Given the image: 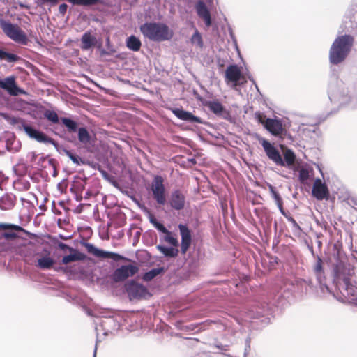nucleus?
Returning <instances> with one entry per match:
<instances>
[{
	"instance_id": "1",
	"label": "nucleus",
	"mask_w": 357,
	"mask_h": 357,
	"mask_svg": "<svg viewBox=\"0 0 357 357\" xmlns=\"http://www.w3.org/2000/svg\"><path fill=\"white\" fill-rule=\"evenodd\" d=\"M335 253L334 258L335 281L337 286L341 284V281L344 282V289L348 296H355L357 294V288L350 282V278L354 274V268L348 262L344 252L335 245Z\"/></svg>"
},
{
	"instance_id": "2",
	"label": "nucleus",
	"mask_w": 357,
	"mask_h": 357,
	"mask_svg": "<svg viewBox=\"0 0 357 357\" xmlns=\"http://www.w3.org/2000/svg\"><path fill=\"white\" fill-rule=\"evenodd\" d=\"M354 42L351 35L337 37L333 43L330 52L329 60L333 64L337 65L343 62L349 54Z\"/></svg>"
},
{
	"instance_id": "3",
	"label": "nucleus",
	"mask_w": 357,
	"mask_h": 357,
	"mask_svg": "<svg viewBox=\"0 0 357 357\" xmlns=\"http://www.w3.org/2000/svg\"><path fill=\"white\" fill-rule=\"evenodd\" d=\"M140 31L144 37L155 42L170 40L173 32L162 23L146 22L140 26Z\"/></svg>"
},
{
	"instance_id": "4",
	"label": "nucleus",
	"mask_w": 357,
	"mask_h": 357,
	"mask_svg": "<svg viewBox=\"0 0 357 357\" xmlns=\"http://www.w3.org/2000/svg\"><path fill=\"white\" fill-rule=\"evenodd\" d=\"M0 27L3 32L13 41L21 45H27L29 40L26 34L17 24L1 19L0 20Z\"/></svg>"
},
{
	"instance_id": "5",
	"label": "nucleus",
	"mask_w": 357,
	"mask_h": 357,
	"mask_svg": "<svg viewBox=\"0 0 357 357\" xmlns=\"http://www.w3.org/2000/svg\"><path fill=\"white\" fill-rule=\"evenodd\" d=\"M84 247L86 248V251L92 255L93 256L100 258V259H106L109 258L113 259L115 261H128L129 259L118 253L105 251L103 250L98 249L94 245L89 243H84Z\"/></svg>"
},
{
	"instance_id": "6",
	"label": "nucleus",
	"mask_w": 357,
	"mask_h": 357,
	"mask_svg": "<svg viewBox=\"0 0 357 357\" xmlns=\"http://www.w3.org/2000/svg\"><path fill=\"white\" fill-rule=\"evenodd\" d=\"M153 197L159 205H165L166 203L165 188L164 178L161 176H155L151 185Z\"/></svg>"
},
{
	"instance_id": "7",
	"label": "nucleus",
	"mask_w": 357,
	"mask_h": 357,
	"mask_svg": "<svg viewBox=\"0 0 357 357\" xmlns=\"http://www.w3.org/2000/svg\"><path fill=\"white\" fill-rule=\"evenodd\" d=\"M21 123V126L23 128L25 132L32 139H36L39 142L47 143L51 141V139L48 137L43 132L38 131L31 126L26 125L22 119L19 118L13 117L10 119V123L13 125Z\"/></svg>"
},
{
	"instance_id": "8",
	"label": "nucleus",
	"mask_w": 357,
	"mask_h": 357,
	"mask_svg": "<svg viewBox=\"0 0 357 357\" xmlns=\"http://www.w3.org/2000/svg\"><path fill=\"white\" fill-rule=\"evenodd\" d=\"M138 271L139 268L137 266L132 264L123 265L113 272L111 278L115 282H123L128 277L135 275Z\"/></svg>"
},
{
	"instance_id": "9",
	"label": "nucleus",
	"mask_w": 357,
	"mask_h": 357,
	"mask_svg": "<svg viewBox=\"0 0 357 357\" xmlns=\"http://www.w3.org/2000/svg\"><path fill=\"white\" fill-rule=\"evenodd\" d=\"M261 144L263 146L267 157L280 166H284V162L280 155L279 151L268 140L262 139Z\"/></svg>"
},
{
	"instance_id": "10",
	"label": "nucleus",
	"mask_w": 357,
	"mask_h": 357,
	"mask_svg": "<svg viewBox=\"0 0 357 357\" xmlns=\"http://www.w3.org/2000/svg\"><path fill=\"white\" fill-rule=\"evenodd\" d=\"M126 291L132 299H141L146 298L149 294L148 289L144 285L135 281H131L126 286Z\"/></svg>"
},
{
	"instance_id": "11",
	"label": "nucleus",
	"mask_w": 357,
	"mask_h": 357,
	"mask_svg": "<svg viewBox=\"0 0 357 357\" xmlns=\"http://www.w3.org/2000/svg\"><path fill=\"white\" fill-rule=\"evenodd\" d=\"M79 142L83 145H87L91 142V135L89 131L84 127L78 128L77 123L68 119V132H76Z\"/></svg>"
},
{
	"instance_id": "12",
	"label": "nucleus",
	"mask_w": 357,
	"mask_h": 357,
	"mask_svg": "<svg viewBox=\"0 0 357 357\" xmlns=\"http://www.w3.org/2000/svg\"><path fill=\"white\" fill-rule=\"evenodd\" d=\"M312 195L318 200L328 199L330 192L327 185L320 178L314 181L312 190Z\"/></svg>"
},
{
	"instance_id": "13",
	"label": "nucleus",
	"mask_w": 357,
	"mask_h": 357,
	"mask_svg": "<svg viewBox=\"0 0 357 357\" xmlns=\"http://www.w3.org/2000/svg\"><path fill=\"white\" fill-rule=\"evenodd\" d=\"M225 77L227 84L234 83L236 86L242 77L241 69L236 64L229 65L225 70Z\"/></svg>"
},
{
	"instance_id": "14",
	"label": "nucleus",
	"mask_w": 357,
	"mask_h": 357,
	"mask_svg": "<svg viewBox=\"0 0 357 357\" xmlns=\"http://www.w3.org/2000/svg\"><path fill=\"white\" fill-rule=\"evenodd\" d=\"M178 229L181 236V250L183 254H185L191 245L192 234L190 230L186 225L180 224Z\"/></svg>"
},
{
	"instance_id": "15",
	"label": "nucleus",
	"mask_w": 357,
	"mask_h": 357,
	"mask_svg": "<svg viewBox=\"0 0 357 357\" xmlns=\"http://www.w3.org/2000/svg\"><path fill=\"white\" fill-rule=\"evenodd\" d=\"M0 88L7 91L12 96L23 93V91L17 86L14 77H8L3 80L0 79Z\"/></svg>"
},
{
	"instance_id": "16",
	"label": "nucleus",
	"mask_w": 357,
	"mask_h": 357,
	"mask_svg": "<svg viewBox=\"0 0 357 357\" xmlns=\"http://www.w3.org/2000/svg\"><path fill=\"white\" fill-rule=\"evenodd\" d=\"M185 197L183 193L179 190H174L169 198L171 207L175 210L180 211L185 207Z\"/></svg>"
},
{
	"instance_id": "17",
	"label": "nucleus",
	"mask_w": 357,
	"mask_h": 357,
	"mask_svg": "<svg viewBox=\"0 0 357 357\" xmlns=\"http://www.w3.org/2000/svg\"><path fill=\"white\" fill-rule=\"evenodd\" d=\"M0 229L12 230L10 231L4 232L2 234V238L6 240H14L18 237L17 234L13 231L25 232V229L21 226L8 223H0Z\"/></svg>"
},
{
	"instance_id": "18",
	"label": "nucleus",
	"mask_w": 357,
	"mask_h": 357,
	"mask_svg": "<svg viewBox=\"0 0 357 357\" xmlns=\"http://www.w3.org/2000/svg\"><path fill=\"white\" fill-rule=\"evenodd\" d=\"M265 128L274 136H280L283 134L284 129L280 121L268 118L265 122Z\"/></svg>"
},
{
	"instance_id": "19",
	"label": "nucleus",
	"mask_w": 357,
	"mask_h": 357,
	"mask_svg": "<svg viewBox=\"0 0 357 357\" xmlns=\"http://www.w3.org/2000/svg\"><path fill=\"white\" fill-rule=\"evenodd\" d=\"M173 114L179 119L185 121L190 123H202V119L193 115L191 112L185 111L182 109L179 108H175L172 109Z\"/></svg>"
},
{
	"instance_id": "20",
	"label": "nucleus",
	"mask_w": 357,
	"mask_h": 357,
	"mask_svg": "<svg viewBox=\"0 0 357 357\" xmlns=\"http://www.w3.org/2000/svg\"><path fill=\"white\" fill-rule=\"evenodd\" d=\"M16 204V197L12 193H6L0 197V209L11 210Z\"/></svg>"
},
{
	"instance_id": "21",
	"label": "nucleus",
	"mask_w": 357,
	"mask_h": 357,
	"mask_svg": "<svg viewBox=\"0 0 357 357\" xmlns=\"http://www.w3.org/2000/svg\"><path fill=\"white\" fill-rule=\"evenodd\" d=\"M196 10L198 16L203 19L207 27L211 25V17L209 10L203 1H199L196 5Z\"/></svg>"
},
{
	"instance_id": "22",
	"label": "nucleus",
	"mask_w": 357,
	"mask_h": 357,
	"mask_svg": "<svg viewBox=\"0 0 357 357\" xmlns=\"http://www.w3.org/2000/svg\"><path fill=\"white\" fill-rule=\"evenodd\" d=\"M204 105L206 106L211 112L216 115L221 116L224 113H226V110L223 105L217 100L213 101H206L204 103Z\"/></svg>"
},
{
	"instance_id": "23",
	"label": "nucleus",
	"mask_w": 357,
	"mask_h": 357,
	"mask_svg": "<svg viewBox=\"0 0 357 357\" xmlns=\"http://www.w3.org/2000/svg\"><path fill=\"white\" fill-rule=\"evenodd\" d=\"M68 263L76 261H84L86 255L76 249L68 247Z\"/></svg>"
},
{
	"instance_id": "24",
	"label": "nucleus",
	"mask_w": 357,
	"mask_h": 357,
	"mask_svg": "<svg viewBox=\"0 0 357 357\" xmlns=\"http://www.w3.org/2000/svg\"><path fill=\"white\" fill-rule=\"evenodd\" d=\"M96 43V38L91 34V33H85L82 37V48L84 50H88L95 45Z\"/></svg>"
},
{
	"instance_id": "25",
	"label": "nucleus",
	"mask_w": 357,
	"mask_h": 357,
	"mask_svg": "<svg viewBox=\"0 0 357 357\" xmlns=\"http://www.w3.org/2000/svg\"><path fill=\"white\" fill-rule=\"evenodd\" d=\"M54 264V260L47 255L38 259L36 266L41 269H50Z\"/></svg>"
},
{
	"instance_id": "26",
	"label": "nucleus",
	"mask_w": 357,
	"mask_h": 357,
	"mask_svg": "<svg viewBox=\"0 0 357 357\" xmlns=\"http://www.w3.org/2000/svg\"><path fill=\"white\" fill-rule=\"evenodd\" d=\"M157 249L167 257H176L178 255V250L175 248H167L164 245H157Z\"/></svg>"
},
{
	"instance_id": "27",
	"label": "nucleus",
	"mask_w": 357,
	"mask_h": 357,
	"mask_svg": "<svg viewBox=\"0 0 357 357\" xmlns=\"http://www.w3.org/2000/svg\"><path fill=\"white\" fill-rule=\"evenodd\" d=\"M126 45L130 50L136 52L139 50L142 43L139 39H138L137 37L135 36H131L128 38Z\"/></svg>"
},
{
	"instance_id": "28",
	"label": "nucleus",
	"mask_w": 357,
	"mask_h": 357,
	"mask_svg": "<svg viewBox=\"0 0 357 357\" xmlns=\"http://www.w3.org/2000/svg\"><path fill=\"white\" fill-rule=\"evenodd\" d=\"M164 271V268H153L151 271L145 273L142 277V279L144 281L149 282L153 280L159 274L162 273Z\"/></svg>"
},
{
	"instance_id": "29",
	"label": "nucleus",
	"mask_w": 357,
	"mask_h": 357,
	"mask_svg": "<svg viewBox=\"0 0 357 357\" xmlns=\"http://www.w3.org/2000/svg\"><path fill=\"white\" fill-rule=\"evenodd\" d=\"M284 166H291L295 163L296 160V155L294 153L289 149H287L284 151Z\"/></svg>"
},
{
	"instance_id": "30",
	"label": "nucleus",
	"mask_w": 357,
	"mask_h": 357,
	"mask_svg": "<svg viewBox=\"0 0 357 357\" xmlns=\"http://www.w3.org/2000/svg\"><path fill=\"white\" fill-rule=\"evenodd\" d=\"M268 188L278 208H280V211L283 213V202L280 194L275 190V188L272 185H269Z\"/></svg>"
},
{
	"instance_id": "31",
	"label": "nucleus",
	"mask_w": 357,
	"mask_h": 357,
	"mask_svg": "<svg viewBox=\"0 0 357 357\" xmlns=\"http://www.w3.org/2000/svg\"><path fill=\"white\" fill-rule=\"evenodd\" d=\"M68 2L75 5L89 6L97 4L99 0H68Z\"/></svg>"
},
{
	"instance_id": "32",
	"label": "nucleus",
	"mask_w": 357,
	"mask_h": 357,
	"mask_svg": "<svg viewBox=\"0 0 357 357\" xmlns=\"http://www.w3.org/2000/svg\"><path fill=\"white\" fill-rule=\"evenodd\" d=\"M150 222L153 225V226L160 232L168 234L169 230L162 224L161 222H158L156 218L154 217H151L150 218Z\"/></svg>"
},
{
	"instance_id": "33",
	"label": "nucleus",
	"mask_w": 357,
	"mask_h": 357,
	"mask_svg": "<svg viewBox=\"0 0 357 357\" xmlns=\"http://www.w3.org/2000/svg\"><path fill=\"white\" fill-rule=\"evenodd\" d=\"M191 43L192 44H196L199 47L202 48L204 46V43L202 40V37L199 32L196 30L191 38Z\"/></svg>"
},
{
	"instance_id": "34",
	"label": "nucleus",
	"mask_w": 357,
	"mask_h": 357,
	"mask_svg": "<svg viewBox=\"0 0 357 357\" xmlns=\"http://www.w3.org/2000/svg\"><path fill=\"white\" fill-rule=\"evenodd\" d=\"M44 116L50 121L56 123L59 122V116L58 114L54 112L52 110H47L44 113Z\"/></svg>"
},
{
	"instance_id": "35",
	"label": "nucleus",
	"mask_w": 357,
	"mask_h": 357,
	"mask_svg": "<svg viewBox=\"0 0 357 357\" xmlns=\"http://www.w3.org/2000/svg\"><path fill=\"white\" fill-rule=\"evenodd\" d=\"M15 185L17 186V188L19 190H24L26 191L30 188V183L28 181L21 178L19 179L16 183Z\"/></svg>"
},
{
	"instance_id": "36",
	"label": "nucleus",
	"mask_w": 357,
	"mask_h": 357,
	"mask_svg": "<svg viewBox=\"0 0 357 357\" xmlns=\"http://www.w3.org/2000/svg\"><path fill=\"white\" fill-rule=\"evenodd\" d=\"M164 240L174 247H177L178 245V241L176 237H174L172 232L169 231L168 234H165Z\"/></svg>"
},
{
	"instance_id": "37",
	"label": "nucleus",
	"mask_w": 357,
	"mask_h": 357,
	"mask_svg": "<svg viewBox=\"0 0 357 357\" xmlns=\"http://www.w3.org/2000/svg\"><path fill=\"white\" fill-rule=\"evenodd\" d=\"M49 238L50 239V241H52L55 248H58L63 250L67 249V245L60 242L57 238L50 236Z\"/></svg>"
},
{
	"instance_id": "38",
	"label": "nucleus",
	"mask_w": 357,
	"mask_h": 357,
	"mask_svg": "<svg viewBox=\"0 0 357 357\" xmlns=\"http://www.w3.org/2000/svg\"><path fill=\"white\" fill-rule=\"evenodd\" d=\"M255 116L257 121L265 127V122L268 119L266 118V115L262 112H258L255 114Z\"/></svg>"
},
{
	"instance_id": "39",
	"label": "nucleus",
	"mask_w": 357,
	"mask_h": 357,
	"mask_svg": "<svg viewBox=\"0 0 357 357\" xmlns=\"http://www.w3.org/2000/svg\"><path fill=\"white\" fill-rule=\"evenodd\" d=\"M287 218L288 221L290 222L292 224L293 227L294 228L295 230H296L297 231H301V227L296 222V221L295 220V219L293 217H291V216H287Z\"/></svg>"
},
{
	"instance_id": "40",
	"label": "nucleus",
	"mask_w": 357,
	"mask_h": 357,
	"mask_svg": "<svg viewBox=\"0 0 357 357\" xmlns=\"http://www.w3.org/2000/svg\"><path fill=\"white\" fill-rule=\"evenodd\" d=\"M18 56L16 54L8 53L6 54V59L9 62H15L17 60Z\"/></svg>"
},
{
	"instance_id": "41",
	"label": "nucleus",
	"mask_w": 357,
	"mask_h": 357,
	"mask_svg": "<svg viewBox=\"0 0 357 357\" xmlns=\"http://www.w3.org/2000/svg\"><path fill=\"white\" fill-rule=\"evenodd\" d=\"M57 223L60 228L66 229V226L67 225V221L65 218H63V219L59 218L57 220Z\"/></svg>"
},
{
	"instance_id": "42",
	"label": "nucleus",
	"mask_w": 357,
	"mask_h": 357,
	"mask_svg": "<svg viewBox=\"0 0 357 357\" xmlns=\"http://www.w3.org/2000/svg\"><path fill=\"white\" fill-rule=\"evenodd\" d=\"M299 176H300L301 180L305 181V180L307 179V178H308V172L307 171L303 169L300 172Z\"/></svg>"
},
{
	"instance_id": "43",
	"label": "nucleus",
	"mask_w": 357,
	"mask_h": 357,
	"mask_svg": "<svg viewBox=\"0 0 357 357\" xmlns=\"http://www.w3.org/2000/svg\"><path fill=\"white\" fill-rule=\"evenodd\" d=\"M322 261L320 258L318 259V261H317V264L315 266V271L317 272H320L321 271V268H322Z\"/></svg>"
},
{
	"instance_id": "44",
	"label": "nucleus",
	"mask_w": 357,
	"mask_h": 357,
	"mask_svg": "<svg viewBox=\"0 0 357 357\" xmlns=\"http://www.w3.org/2000/svg\"><path fill=\"white\" fill-rule=\"evenodd\" d=\"M59 10L61 13L64 14L67 10V5L65 3L61 4L59 6Z\"/></svg>"
},
{
	"instance_id": "45",
	"label": "nucleus",
	"mask_w": 357,
	"mask_h": 357,
	"mask_svg": "<svg viewBox=\"0 0 357 357\" xmlns=\"http://www.w3.org/2000/svg\"><path fill=\"white\" fill-rule=\"evenodd\" d=\"M7 52L0 50V59H6Z\"/></svg>"
},
{
	"instance_id": "46",
	"label": "nucleus",
	"mask_w": 357,
	"mask_h": 357,
	"mask_svg": "<svg viewBox=\"0 0 357 357\" xmlns=\"http://www.w3.org/2000/svg\"><path fill=\"white\" fill-rule=\"evenodd\" d=\"M68 157L73 160L74 162L78 163V160L75 155L68 152Z\"/></svg>"
},
{
	"instance_id": "47",
	"label": "nucleus",
	"mask_w": 357,
	"mask_h": 357,
	"mask_svg": "<svg viewBox=\"0 0 357 357\" xmlns=\"http://www.w3.org/2000/svg\"><path fill=\"white\" fill-rule=\"evenodd\" d=\"M59 205L61 206V208L64 210L65 212H67V207L66 206V203L63 201L60 202Z\"/></svg>"
},
{
	"instance_id": "48",
	"label": "nucleus",
	"mask_w": 357,
	"mask_h": 357,
	"mask_svg": "<svg viewBox=\"0 0 357 357\" xmlns=\"http://www.w3.org/2000/svg\"><path fill=\"white\" fill-rule=\"evenodd\" d=\"M29 156L31 157V161H33L36 157V155L34 152H31L30 154H29Z\"/></svg>"
},
{
	"instance_id": "49",
	"label": "nucleus",
	"mask_w": 357,
	"mask_h": 357,
	"mask_svg": "<svg viewBox=\"0 0 357 357\" xmlns=\"http://www.w3.org/2000/svg\"><path fill=\"white\" fill-rule=\"evenodd\" d=\"M53 211L55 214H59V215L61 214V211L60 210H59L58 208H56L55 206L54 207Z\"/></svg>"
},
{
	"instance_id": "50",
	"label": "nucleus",
	"mask_w": 357,
	"mask_h": 357,
	"mask_svg": "<svg viewBox=\"0 0 357 357\" xmlns=\"http://www.w3.org/2000/svg\"><path fill=\"white\" fill-rule=\"evenodd\" d=\"M67 261H68V259H67V255H64L62 258V263L63 264H67Z\"/></svg>"
},
{
	"instance_id": "51",
	"label": "nucleus",
	"mask_w": 357,
	"mask_h": 357,
	"mask_svg": "<svg viewBox=\"0 0 357 357\" xmlns=\"http://www.w3.org/2000/svg\"><path fill=\"white\" fill-rule=\"evenodd\" d=\"M43 1H45V2H50L52 3H56L58 0H43Z\"/></svg>"
},
{
	"instance_id": "52",
	"label": "nucleus",
	"mask_w": 357,
	"mask_h": 357,
	"mask_svg": "<svg viewBox=\"0 0 357 357\" xmlns=\"http://www.w3.org/2000/svg\"><path fill=\"white\" fill-rule=\"evenodd\" d=\"M62 122L66 126H67V118H63Z\"/></svg>"
},
{
	"instance_id": "53",
	"label": "nucleus",
	"mask_w": 357,
	"mask_h": 357,
	"mask_svg": "<svg viewBox=\"0 0 357 357\" xmlns=\"http://www.w3.org/2000/svg\"><path fill=\"white\" fill-rule=\"evenodd\" d=\"M59 238L63 239V240H66L67 239V237L63 236V235H59Z\"/></svg>"
},
{
	"instance_id": "54",
	"label": "nucleus",
	"mask_w": 357,
	"mask_h": 357,
	"mask_svg": "<svg viewBox=\"0 0 357 357\" xmlns=\"http://www.w3.org/2000/svg\"><path fill=\"white\" fill-rule=\"evenodd\" d=\"M0 177H3V175L1 173H0Z\"/></svg>"
},
{
	"instance_id": "55",
	"label": "nucleus",
	"mask_w": 357,
	"mask_h": 357,
	"mask_svg": "<svg viewBox=\"0 0 357 357\" xmlns=\"http://www.w3.org/2000/svg\"><path fill=\"white\" fill-rule=\"evenodd\" d=\"M66 185L65 183H63L62 185ZM59 186H61V185H59Z\"/></svg>"
}]
</instances>
